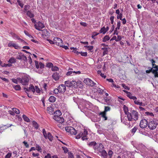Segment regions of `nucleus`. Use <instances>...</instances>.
Returning a JSON list of instances; mask_svg holds the SVG:
<instances>
[{
    "mask_svg": "<svg viewBox=\"0 0 158 158\" xmlns=\"http://www.w3.org/2000/svg\"><path fill=\"white\" fill-rule=\"evenodd\" d=\"M158 125V120L154 119L149 122L148 124V127L151 130L155 129Z\"/></svg>",
    "mask_w": 158,
    "mask_h": 158,
    "instance_id": "1",
    "label": "nucleus"
},
{
    "mask_svg": "<svg viewBox=\"0 0 158 158\" xmlns=\"http://www.w3.org/2000/svg\"><path fill=\"white\" fill-rule=\"evenodd\" d=\"M19 82L21 83L23 85H27L28 84L29 78L27 76H24L22 78H17Z\"/></svg>",
    "mask_w": 158,
    "mask_h": 158,
    "instance_id": "2",
    "label": "nucleus"
},
{
    "mask_svg": "<svg viewBox=\"0 0 158 158\" xmlns=\"http://www.w3.org/2000/svg\"><path fill=\"white\" fill-rule=\"evenodd\" d=\"M64 83L66 86L72 88L74 87L76 85V81H65Z\"/></svg>",
    "mask_w": 158,
    "mask_h": 158,
    "instance_id": "3",
    "label": "nucleus"
},
{
    "mask_svg": "<svg viewBox=\"0 0 158 158\" xmlns=\"http://www.w3.org/2000/svg\"><path fill=\"white\" fill-rule=\"evenodd\" d=\"M148 124L147 121L145 119H143L140 122L139 126L142 128H144L148 126Z\"/></svg>",
    "mask_w": 158,
    "mask_h": 158,
    "instance_id": "4",
    "label": "nucleus"
},
{
    "mask_svg": "<svg viewBox=\"0 0 158 158\" xmlns=\"http://www.w3.org/2000/svg\"><path fill=\"white\" fill-rule=\"evenodd\" d=\"M35 28L39 31H41V29L44 27V25L40 22H38L37 24L35 25Z\"/></svg>",
    "mask_w": 158,
    "mask_h": 158,
    "instance_id": "5",
    "label": "nucleus"
},
{
    "mask_svg": "<svg viewBox=\"0 0 158 158\" xmlns=\"http://www.w3.org/2000/svg\"><path fill=\"white\" fill-rule=\"evenodd\" d=\"M54 44L57 45L61 46L62 44V40L61 39L57 37H55L54 38Z\"/></svg>",
    "mask_w": 158,
    "mask_h": 158,
    "instance_id": "6",
    "label": "nucleus"
},
{
    "mask_svg": "<svg viewBox=\"0 0 158 158\" xmlns=\"http://www.w3.org/2000/svg\"><path fill=\"white\" fill-rule=\"evenodd\" d=\"M84 82L87 85H88L91 86H95L96 84L91 79L87 78L84 80Z\"/></svg>",
    "mask_w": 158,
    "mask_h": 158,
    "instance_id": "7",
    "label": "nucleus"
},
{
    "mask_svg": "<svg viewBox=\"0 0 158 158\" xmlns=\"http://www.w3.org/2000/svg\"><path fill=\"white\" fill-rule=\"evenodd\" d=\"M24 90L26 93H27V92H30L31 91L33 93L35 92V88L34 86L32 84H30L29 85L28 88L24 87Z\"/></svg>",
    "mask_w": 158,
    "mask_h": 158,
    "instance_id": "8",
    "label": "nucleus"
},
{
    "mask_svg": "<svg viewBox=\"0 0 158 158\" xmlns=\"http://www.w3.org/2000/svg\"><path fill=\"white\" fill-rule=\"evenodd\" d=\"M58 88L60 91V93H64L66 90V86L63 84L59 85L58 87Z\"/></svg>",
    "mask_w": 158,
    "mask_h": 158,
    "instance_id": "9",
    "label": "nucleus"
},
{
    "mask_svg": "<svg viewBox=\"0 0 158 158\" xmlns=\"http://www.w3.org/2000/svg\"><path fill=\"white\" fill-rule=\"evenodd\" d=\"M132 117L135 121H136L138 118V113L136 111L133 110L132 111Z\"/></svg>",
    "mask_w": 158,
    "mask_h": 158,
    "instance_id": "10",
    "label": "nucleus"
},
{
    "mask_svg": "<svg viewBox=\"0 0 158 158\" xmlns=\"http://www.w3.org/2000/svg\"><path fill=\"white\" fill-rule=\"evenodd\" d=\"M53 118L58 123H62L64 122V118L63 117H61V116L59 117H56Z\"/></svg>",
    "mask_w": 158,
    "mask_h": 158,
    "instance_id": "11",
    "label": "nucleus"
},
{
    "mask_svg": "<svg viewBox=\"0 0 158 158\" xmlns=\"http://www.w3.org/2000/svg\"><path fill=\"white\" fill-rule=\"evenodd\" d=\"M60 77L59 73L56 72L54 73L52 75V78L56 81L59 79Z\"/></svg>",
    "mask_w": 158,
    "mask_h": 158,
    "instance_id": "12",
    "label": "nucleus"
},
{
    "mask_svg": "<svg viewBox=\"0 0 158 158\" xmlns=\"http://www.w3.org/2000/svg\"><path fill=\"white\" fill-rule=\"evenodd\" d=\"M62 115V113L60 110H57L55 111L54 113L53 118L60 116Z\"/></svg>",
    "mask_w": 158,
    "mask_h": 158,
    "instance_id": "13",
    "label": "nucleus"
},
{
    "mask_svg": "<svg viewBox=\"0 0 158 158\" xmlns=\"http://www.w3.org/2000/svg\"><path fill=\"white\" fill-rule=\"evenodd\" d=\"M42 33V35L43 36H47L49 35V33L47 31V30L44 29L41 30Z\"/></svg>",
    "mask_w": 158,
    "mask_h": 158,
    "instance_id": "14",
    "label": "nucleus"
},
{
    "mask_svg": "<svg viewBox=\"0 0 158 158\" xmlns=\"http://www.w3.org/2000/svg\"><path fill=\"white\" fill-rule=\"evenodd\" d=\"M27 15L30 18H33L34 16V14L32 13L30 10H28L27 11Z\"/></svg>",
    "mask_w": 158,
    "mask_h": 158,
    "instance_id": "15",
    "label": "nucleus"
},
{
    "mask_svg": "<svg viewBox=\"0 0 158 158\" xmlns=\"http://www.w3.org/2000/svg\"><path fill=\"white\" fill-rule=\"evenodd\" d=\"M100 152H101V155L103 158H107V154L105 150H103Z\"/></svg>",
    "mask_w": 158,
    "mask_h": 158,
    "instance_id": "16",
    "label": "nucleus"
},
{
    "mask_svg": "<svg viewBox=\"0 0 158 158\" xmlns=\"http://www.w3.org/2000/svg\"><path fill=\"white\" fill-rule=\"evenodd\" d=\"M128 94H127V96L131 99L133 100H136L137 98L135 96H133L132 94L130 92H128Z\"/></svg>",
    "mask_w": 158,
    "mask_h": 158,
    "instance_id": "17",
    "label": "nucleus"
},
{
    "mask_svg": "<svg viewBox=\"0 0 158 158\" xmlns=\"http://www.w3.org/2000/svg\"><path fill=\"white\" fill-rule=\"evenodd\" d=\"M76 130L73 127H71V129H70V133L72 135H75L77 134Z\"/></svg>",
    "mask_w": 158,
    "mask_h": 158,
    "instance_id": "18",
    "label": "nucleus"
},
{
    "mask_svg": "<svg viewBox=\"0 0 158 158\" xmlns=\"http://www.w3.org/2000/svg\"><path fill=\"white\" fill-rule=\"evenodd\" d=\"M126 114L127 115L128 120L129 121H131L133 119V118H132V116L131 114L129 112L127 113V114Z\"/></svg>",
    "mask_w": 158,
    "mask_h": 158,
    "instance_id": "19",
    "label": "nucleus"
},
{
    "mask_svg": "<svg viewBox=\"0 0 158 158\" xmlns=\"http://www.w3.org/2000/svg\"><path fill=\"white\" fill-rule=\"evenodd\" d=\"M48 139L49 140L52 141L53 139V137L50 132L48 133V135L47 136V139Z\"/></svg>",
    "mask_w": 158,
    "mask_h": 158,
    "instance_id": "20",
    "label": "nucleus"
},
{
    "mask_svg": "<svg viewBox=\"0 0 158 158\" xmlns=\"http://www.w3.org/2000/svg\"><path fill=\"white\" fill-rule=\"evenodd\" d=\"M100 115H101L103 118H104V120H107V118L106 116V113L105 112H101L100 113Z\"/></svg>",
    "mask_w": 158,
    "mask_h": 158,
    "instance_id": "21",
    "label": "nucleus"
},
{
    "mask_svg": "<svg viewBox=\"0 0 158 158\" xmlns=\"http://www.w3.org/2000/svg\"><path fill=\"white\" fill-rule=\"evenodd\" d=\"M56 98L54 96H51L49 98V100L50 102H54L56 101Z\"/></svg>",
    "mask_w": 158,
    "mask_h": 158,
    "instance_id": "22",
    "label": "nucleus"
},
{
    "mask_svg": "<svg viewBox=\"0 0 158 158\" xmlns=\"http://www.w3.org/2000/svg\"><path fill=\"white\" fill-rule=\"evenodd\" d=\"M101 49L103 51V56H104L106 54H107L108 53V51L107 50V48H101Z\"/></svg>",
    "mask_w": 158,
    "mask_h": 158,
    "instance_id": "23",
    "label": "nucleus"
},
{
    "mask_svg": "<svg viewBox=\"0 0 158 158\" xmlns=\"http://www.w3.org/2000/svg\"><path fill=\"white\" fill-rule=\"evenodd\" d=\"M16 61V59L14 57L11 58L9 60V62L11 64L15 63Z\"/></svg>",
    "mask_w": 158,
    "mask_h": 158,
    "instance_id": "24",
    "label": "nucleus"
},
{
    "mask_svg": "<svg viewBox=\"0 0 158 158\" xmlns=\"http://www.w3.org/2000/svg\"><path fill=\"white\" fill-rule=\"evenodd\" d=\"M22 117L23 118L24 120L27 122H30V119H29L25 115H23L22 116Z\"/></svg>",
    "mask_w": 158,
    "mask_h": 158,
    "instance_id": "25",
    "label": "nucleus"
},
{
    "mask_svg": "<svg viewBox=\"0 0 158 158\" xmlns=\"http://www.w3.org/2000/svg\"><path fill=\"white\" fill-rule=\"evenodd\" d=\"M123 109L125 114H127V113L129 112H128V108L126 105H124L123 107Z\"/></svg>",
    "mask_w": 158,
    "mask_h": 158,
    "instance_id": "26",
    "label": "nucleus"
},
{
    "mask_svg": "<svg viewBox=\"0 0 158 158\" xmlns=\"http://www.w3.org/2000/svg\"><path fill=\"white\" fill-rule=\"evenodd\" d=\"M110 39V37L108 35H106L105 36L103 39L102 41L103 42H106V41L109 40Z\"/></svg>",
    "mask_w": 158,
    "mask_h": 158,
    "instance_id": "27",
    "label": "nucleus"
},
{
    "mask_svg": "<svg viewBox=\"0 0 158 158\" xmlns=\"http://www.w3.org/2000/svg\"><path fill=\"white\" fill-rule=\"evenodd\" d=\"M106 32V28L104 27L102 28L100 31V33H102L103 34H105Z\"/></svg>",
    "mask_w": 158,
    "mask_h": 158,
    "instance_id": "28",
    "label": "nucleus"
},
{
    "mask_svg": "<svg viewBox=\"0 0 158 158\" xmlns=\"http://www.w3.org/2000/svg\"><path fill=\"white\" fill-rule=\"evenodd\" d=\"M13 87L16 90H20L21 89L20 86L19 85H14Z\"/></svg>",
    "mask_w": 158,
    "mask_h": 158,
    "instance_id": "29",
    "label": "nucleus"
},
{
    "mask_svg": "<svg viewBox=\"0 0 158 158\" xmlns=\"http://www.w3.org/2000/svg\"><path fill=\"white\" fill-rule=\"evenodd\" d=\"M152 68L153 70H154V71H158V66L155 64H153L152 65Z\"/></svg>",
    "mask_w": 158,
    "mask_h": 158,
    "instance_id": "30",
    "label": "nucleus"
},
{
    "mask_svg": "<svg viewBox=\"0 0 158 158\" xmlns=\"http://www.w3.org/2000/svg\"><path fill=\"white\" fill-rule=\"evenodd\" d=\"M12 110L16 114H19L20 113V110L16 108H13L12 109Z\"/></svg>",
    "mask_w": 158,
    "mask_h": 158,
    "instance_id": "31",
    "label": "nucleus"
},
{
    "mask_svg": "<svg viewBox=\"0 0 158 158\" xmlns=\"http://www.w3.org/2000/svg\"><path fill=\"white\" fill-rule=\"evenodd\" d=\"M33 126L36 129L39 127L37 123L35 121H33L32 122Z\"/></svg>",
    "mask_w": 158,
    "mask_h": 158,
    "instance_id": "32",
    "label": "nucleus"
},
{
    "mask_svg": "<svg viewBox=\"0 0 158 158\" xmlns=\"http://www.w3.org/2000/svg\"><path fill=\"white\" fill-rule=\"evenodd\" d=\"M30 7V6L29 5H25L24 6V12H27V10H29V9Z\"/></svg>",
    "mask_w": 158,
    "mask_h": 158,
    "instance_id": "33",
    "label": "nucleus"
},
{
    "mask_svg": "<svg viewBox=\"0 0 158 158\" xmlns=\"http://www.w3.org/2000/svg\"><path fill=\"white\" fill-rule=\"evenodd\" d=\"M43 133L44 138L46 139H47V136L48 135V134H47L46 132L45 129H43Z\"/></svg>",
    "mask_w": 158,
    "mask_h": 158,
    "instance_id": "34",
    "label": "nucleus"
},
{
    "mask_svg": "<svg viewBox=\"0 0 158 158\" xmlns=\"http://www.w3.org/2000/svg\"><path fill=\"white\" fill-rule=\"evenodd\" d=\"M43 133L44 138L46 139H47V136L48 135V134H47L46 132L45 129H43Z\"/></svg>",
    "mask_w": 158,
    "mask_h": 158,
    "instance_id": "35",
    "label": "nucleus"
},
{
    "mask_svg": "<svg viewBox=\"0 0 158 158\" xmlns=\"http://www.w3.org/2000/svg\"><path fill=\"white\" fill-rule=\"evenodd\" d=\"M70 48L71 49H73V51L75 53H76L77 55H78L80 53V52H79L77 50V49L76 48H74L73 47L71 48Z\"/></svg>",
    "mask_w": 158,
    "mask_h": 158,
    "instance_id": "36",
    "label": "nucleus"
},
{
    "mask_svg": "<svg viewBox=\"0 0 158 158\" xmlns=\"http://www.w3.org/2000/svg\"><path fill=\"white\" fill-rule=\"evenodd\" d=\"M84 47L85 48H87L88 50L91 51L93 49L94 47L92 46H85Z\"/></svg>",
    "mask_w": 158,
    "mask_h": 158,
    "instance_id": "37",
    "label": "nucleus"
},
{
    "mask_svg": "<svg viewBox=\"0 0 158 158\" xmlns=\"http://www.w3.org/2000/svg\"><path fill=\"white\" fill-rule=\"evenodd\" d=\"M137 129H138V127H134V128H133L131 130V133H132L133 134H134L135 132L136 131H137Z\"/></svg>",
    "mask_w": 158,
    "mask_h": 158,
    "instance_id": "38",
    "label": "nucleus"
},
{
    "mask_svg": "<svg viewBox=\"0 0 158 158\" xmlns=\"http://www.w3.org/2000/svg\"><path fill=\"white\" fill-rule=\"evenodd\" d=\"M36 91V92L38 94H40V90L38 87L37 86H35V91Z\"/></svg>",
    "mask_w": 158,
    "mask_h": 158,
    "instance_id": "39",
    "label": "nucleus"
},
{
    "mask_svg": "<svg viewBox=\"0 0 158 158\" xmlns=\"http://www.w3.org/2000/svg\"><path fill=\"white\" fill-rule=\"evenodd\" d=\"M97 144L96 143L95 141H93L89 143H88V145L89 146H95Z\"/></svg>",
    "mask_w": 158,
    "mask_h": 158,
    "instance_id": "40",
    "label": "nucleus"
},
{
    "mask_svg": "<svg viewBox=\"0 0 158 158\" xmlns=\"http://www.w3.org/2000/svg\"><path fill=\"white\" fill-rule=\"evenodd\" d=\"M82 136L83 133L82 132H80L79 133V134H78L77 135L76 137V138L77 139H80L81 137H82Z\"/></svg>",
    "mask_w": 158,
    "mask_h": 158,
    "instance_id": "41",
    "label": "nucleus"
},
{
    "mask_svg": "<svg viewBox=\"0 0 158 158\" xmlns=\"http://www.w3.org/2000/svg\"><path fill=\"white\" fill-rule=\"evenodd\" d=\"M65 131L69 133H70V129H71V127H67L65 128Z\"/></svg>",
    "mask_w": 158,
    "mask_h": 158,
    "instance_id": "42",
    "label": "nucleus"
},
{
    "mask_svg": "<svg viewBox=\"0 0 158 158\" xmlns=\"http://www.w3.org/2000/svg\"><path fill=\"white\" fill-rule=\"evenodd\" d=\"M17 2L18 3V4L22 8H23V3L21 2L19 0H17Z\"/></svg>",
    "mask_w": 158,
    "mask_h": 158,
    "instance_id": "43",
    "label": "nucleus"
},
{
    "mask_svg": "<svg viewBox=\"0 0 158 158\" xmlns=\"http://www.w3.org/2000/svg\"><path fill=\"white\" fill-rule=\"evenodd\" d=\"M99 34V33H96L95 32H94L93 33L91 36L92 38L94 39H95L94 37L98 35Z\"/></svg>",
    "mask_w": 158,
    "mask_h": 158,
    "instance_id": "44",
    "label": "nucleus"
},
{
    "mask_svg": "<svg viewBox=\"0 0 158 158\" xmlns=\"http://www.w3.org/2000/svg\"><path fill=\"white\" fill-rule=\"evenodd\" d=\"M152 73L153 74H154L155 77H158V71H154V70H153Z\"/></svg>",
    "mask_w": 158,
    "mask_h": 158,
    "instance_id": "45",
    "label": "nucleus"
},
{
    "mask_svg": "<svg viewBox=\"0 0 158 158\" xmlns=\"http://www.w3.org/2000/svg\"><path fill=\"white\" fill-rule=\"evenodd\" d=\"M120 21H118L117 22V27L115 28V29L116 30H117L118 29L119 30L120 28Z\"/></svg>",
    "mask_w": 158,
    "mask_h": 158,
    "instance_id": "46",
    "label": "nucleus"
},
{
    "mask_svg": "<svg viewBox=\"0 0 158 158\" xmlns=\"http://www.w3.org/2000/svg\"><path fill=\"white\" fill-rule=\"evenodd\" d=\"M11 81L13 82L16 84H17L18 83V82H19L17 78V79L12 78L11 79Z\"/></svg>",
    "mask_w": 158,
    "mask_h": 158,
    "instance_id": "47",
    "label": "nucleus"
},
{
    "mask_svg": "<svg viewBox=\"0 0 158 158\" xmlns=\"http://www.w3.org/2000/svg\"><path fill=\"white\" fill-rule=\"evenodd\" d=\"M110 108L109 106H105V110L103 112H105L108 111H109L110 110Z\"/></svg>",
    "mask_w": 158,
    "mask_h": 158,
    "instance_id": "48",
    "label": "nucleus"
},
{
    "mask_svg": "<svg viewBox=\"0 0 158 158\" xmlns=\"http://www.w3.org/2000/svg\"><path fill=\"white\" fill-rule=\"evenodd\" d=\"M88 135V131L86 130V129H84V131L83 133V135H85L87 136V135Z\"/></svg>",
    "mask_w": 158,
    "mask_h": 158,
    "instance_id": "49",
    "label": "nucleus"
},
{
    "mask_svg": "<svg viewBox=\"0 0 158 158\" xmlns=\"http://www.w3.org/2000/svg\"><path fill=\"white\" fill-rule=\"evenodd\" d=\"M53 92L56 94H58V93H60V91L59 90V89L58 88L57 89H55L54 90Z\"/></svg>",
    "mask_w": 158,
    "mask_h": 158,
    "instance_id": "50",
    "label": "nucleus"
},
{
    "mask_svg": "<svg viewBox=\"0 0 158 158\" xmlns=\"http://www.w3.org/2000/svg\"><path fill=\"white\" fill-rule=\"evenodd\" d=\"M80 53L81 55L83 56H87V52H80Z\"/></svg>",
    "mask_w": 158,
    "mask_h": 158,
    "instance_id": "51",
    "label": "nucleus"
},
{
    "mask_svg": "<svg viewBox=\"0 0 158 158\" xmlns=\"http://www.w3.org/2000/svg\"><path fill=\"white\" fill-rule=\"evenodd\" d=\"M153 69H152V68H150V69H149L148 70H146V72L147 73H150L151 72H152V73H153Z\"/></svg>",
    "mask_w": 158,
    "mask_h": 158,
    "instance_id": "52",
    "label": "nucleus"
},
{
    "mask_svg": "<svg viewBox=\"0 0 158 158\" xmlns=\"http://www.w3.org/2000/svg\"><path fill=\"white\" fill-rule=\"evenodd\" d=\"M98 90L99 92V93L101 94H102L104 92V90L100 88H99Z\"/></svg>",
    "mask_w": 158,
    "mask_h": 158,
    "instance_id": "53",
    "label": "nucleus"
},
{
    "mask_svg": "<svg viewBox=\"0 0 158 158\" xmlns=\"http://www.w3.org/2000/svg\"><path fill=\"white\" fill-rule=\"evenodd\" d=\"M62 148L64 153H66L68 152V148L66 147H62Z\"/></svg>",
    "mask_w": 158,
    "mask_h": 158,
    "instance_id": "54",
    "label": "nucleus"
},
{
    "mask_svg": "<svg viewBox=\"0 0 158 158\" xmlns=\"http://www.w3.org/2000/svg\"><path fill=\"white\" fill-rule=\"evenodd\" d=\"M12 47L15 48V49H18L19 47L18 45L15 43H13Z\"/></svg>",
    "mask_w": 158,
    "mask_h": 158,
    "instance_id": "55",
    "label": "nucleus"
},
{
    "mask_svg": "<svg viewBox=\"0 0 158 158\" xmlns=\"http://www.w3.org/2000/svg\"><path fill=\"white\" fill-rule=\"evenodd\" d=\"M39 67L41 69H42L44 68V65L42 63L40 62L39 63Z\"/></svg>",
    "mask_w": 158,
    "mask_h": 158,
    "instance_id": "56",
    "label": "nucleus"
},
{
    "mask_svg": "<svg viewBox=\"0 0 158 158\" xmlns=\"http://www.w3.org/2000/svg\"><path fill=\"white\" fill-rule=\"evenodd\" d=\"M69 155V158H74V156L73 155V154L71 152H69L68 153Z\"/></svg>",
    "mask_w": 158,
    "mask_h": 158,
    "instance_id": "57",
    "label": "nucleus"
},
{
    "mask_svg": "<svg viewBox=\"0 0 158 158\" xmlns=\"http://www.w3.org/2000/svg\"><path fill=\"white\" fill-rule=\"evenodd\" d=\"M36 149L38 151H40L42 150L41 147L39 146L38 145H36Z\"/></svg>",
    "mask_w": 158,
    "mask_h": 158,
    "instance_id": "58",
    "label": "nucleus"
},
{
    "mask_svg": "<svg viewBox=\"0 0 158 158\" xmlns=\"http://www.w3.org/2000/svg\"><path fill=\"white\" fill-rule=\"evenodd\" d=\"M35 63L36 68L37 69H38L39 68L40 65L38 64V61L36 60L35 61Z\"/></svg>",
    "mask_w": 158,
    "mask_h": 158,
    "instance_id": "59",
    "label": "nucleus"
},
{
    "mask_svg": "<svg viewBox=\"0 0 158 158\" xmlns=\"http://www.w3.org/2000/svg\"><path fill=\"white\" fill-rule=\"evenodd\" d=\"M11 156V153H7L6 156L5 158H10V157Z\"/></svg>",
    "mask_w": 158,
    "mask_h": 158,
    "instance_id": "60",
    "label": "nucleus"
},
{
    "mask_svg": "<svg viewBox=\"0 0 158 158\" xmlns=\"http://www.w3.org/2000/svg\"><path fill=\"white\" fill-rule=\"evenodd\" d=\"M119 15H118L117 16V18L118 19H119L120 20H122V17L123 14L121 13L119 14Z\"/></svg>",
    "mask_w": 158,
    "mask_h": 158,
    "instance_id": "61",
    "label": "nucleus"
},
{
    "mask_svg": "<svg viewBox=\"0 0 158 158\" xmlns=\"http://www.w3.org/2000/svg\"><path fill=\"white\" fill-rule=\"evenodd\" d=\"M114 17L113 16H111L110 18V20L111 21V23L113 24L114 23Z\"/></svg>",
    "mask_w": 158,
    "mask_h": 158,
    "instance_id": "62",
    "label": "nucleus"
},
{
    "mask_svg": "<svg viewBox=\"0 0 158 158\" xmlns=\"http://www.w3.org/2000/svg\"><path fill=\"white\" fill-rule=\"evenodd\" d=\"M22 60H23L24 61H27V58L25 56L23 55H22Z\"/></svg>",
    "mask_w": 158,
    "mask_h": 158,
    "instance_id": "63",
    "label": "nucleus"
},
{
    "mask_svg": "<svg viewBox=\"0 0 158 158\" xmlns=\"http://www.w3.org/2000/svg\"><path fill=\"white\" fill-rule=\"evenodd\" d=\"M122 86L125 89L128 90L129 89V88L125 84H122Z\"/></svg>",
    "mask_w": 158,
    "mask_h": 158,
    "instance_id": "64",
    "label": "nucleus"
}]
</instances>
